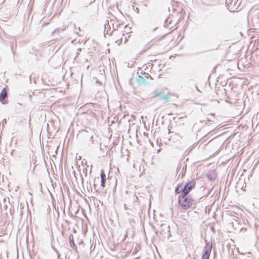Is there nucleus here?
Returning <instances> with one entry per match:
<instances>
[{"mask_svg": "<svg viewBox=\"0 0 259 259\" xmlns=\"http://www.w3.org/2000/svg\"><path fill=\"white\" fill-rule=\"evenodd\" d=\"M195 185L196 183L194 180L187 183L184 187L183 184H180L176 188L175 192L177 194L182 192L183 195H187L192 189L195 188Z\"/></svg>", "mask_w": 259, "mask_h": 259, "instance_id": "f257e3e1", "label": "nucleus"}, {"mask_svg": "<svg viewBox=\"0 0 259 259\" xmlns=\"http://www.w3.org/2000/svg\"><path fill=\"white\" fill-rule=\"evenodd\" d=\"M187 195H183L179 197V204L180 206L185 209H188L192 205L193 200L186 197Z\"/></svg>", "mask_w": 259, "mask_h": 259, "instance_id": "f03ea898", "label": "nucleus"}, {"mask_svg": "<svg viewBox=\"0 0 259 259\" xmlns=\"http://www.w3.org/2000/svg\"><path fill=\"white\" fill-rule=\"evenodd\" d=\"M108 25L110 28H112L113 30H117L121 25H122V23L114 16H111L109 20L108 21Z\"/></svg>", "mask_w": 259, "mask_h": 259, "instance_id": "7ed1b4c3", "label": "nucleus"}, {"mask_svg": "<svg viewBox=\"0 0 259 259\" xmlns=\"http://www.w3.org/2000/svg\"><path fill=\"white\" fill-rule=\"evenodd\" d=\"M131 28L130 27L125 26L124 27V32H125L126 34H125L124 33H123L122 36L124 37L123 38L121 37L119 39H117L115 41V43L117 44V45H118V46L121 45L123 43V42L124 43H126L128 41V38L130 37V35L128 34L132 32L131 31Z\"/></svg>", "mask_w": 259, "mask_h": 259, "instance_id": "20e7f679", "label": "nucleus"}, {"mask_svg": "<svg viewBox=\"0 0 259 259\" xmlns=\"http://www.w3.org/2000/svg\"><path fill=\"white\" fill-rule=\"evenodd\" d=\"M226 4L230 11H235L238 8L237 0H226Z\"/></svg>", "mask_w": 259, "mask_h": 259, "instance_id": "39448f33", "label": "nucleus"}, {"mask_svg": "<svg viewBox=\"0 0 259 259\" xmlns=\"http://www.w3.org/2000/svg\"><path fill=\"white\" fill-rule=\"evenodd\" d=\"M7 96V88H5L1 92L0 94V101L3 104L7 103V101L6 100V98Z\"/></svg>", "mask_w": 259, "mask_h": 259, "instance_id": "423d86ee", "label": "nucleus"}, {"mask_svg": "<svg viewBox=\"0 0 259 259\" xmlns=\"http://www.w3.org/2000/svg\"><path fill=\"white\" fill-rule=\"evenodd\" d=\"M217 172L215 171V170L213 169L211 170H210L207 174L206 177L207 178L211 181L214 180L217 178Z\"/></svg>", "mask_w": 259, "mask_h": 259, "instance_id": "0eeeda50", "label": "nucleus"}, {"mask_svg": "<svg viewBox=\"0 0 259 259\" xmlns=\"http://www.w3.org/2000/svg\"><path fill=\"white\" fill-rule=\"evenodd\" d=\"M211 251V249L209 248L205 247L204 252L202 256L201 259H209L210 253Z\"/></svg>", "mask_w": 259, "mask_h": 259, "instance_id": "6e6552de", "label": "nucleus"}, {"mask_svg": "<svg viewBox=\"0 0 259 259\" xmlns=\"http://www.w3.org/2000/svg\"><path fill=\"white\" fill-rule=\"evenodd\" d=\"M106 174L103 170L101 171V185L103 188L105 187Z\"/></svg>", "mask_w": 259, "mask_h": 259, "instance_id": "1a4fd4ad", "label": "nucleus"}, {"mask_svg": "<svg viewBox=\"0 0 259 259\" xmlns=\"http://www.w3.org/2000/svg\"><path fill=\"white\" fill-rule=\"evenodd\" d=\"M161 96V93L158 90L154 91L153 92V93H152V98L160 97Z\"/></svg>", "mask_w": 259, "mask_h": 259, "instance_id": "9d476101", "label": "nucleus"}, {"mask_svg": "<svg viewBox=\"0 0 259 259\" xmlns=\"http://www.w3.org/2000/svg\"><path fill=\"white\" fill-rule=\"evenodd\" d=\"M162 98L165 99V100L167 101L169 99V95H167L166 96H164L162 97Z\"/></svg>", "mask_w": 259, "mask_h": 259, "instance_id": "9b49d317", "label": "nucleus"}, {"mask_svg": "<svg viewBox=\"0 0 259 259\" xmlns=\"http://www.w3.org/2000/svg\"><path fill=\"white\" fill-rule=\"evenodd\" d=\"M141 78H142V77L141 76H139L138 79V81L139 82H141Z\"/></svg>", "mask_w": 259, "mask_h": 259, "instance_id": "f8f14e48", "label": "nucleus"}, {"mask_svg": "<svg viewBox=\"0 0 259 259\" xmlns=\"http://www.w3.org/2000/svg\"><path fill=\"white\" fill-rule=\"evenodd\" d=\"M0 242H4V240H1Z\"/></svg>", "mask_w": 259, "mask_h": 259, "instance_id": "ddd939ff", "label": "nucleus"}]
</instances>
